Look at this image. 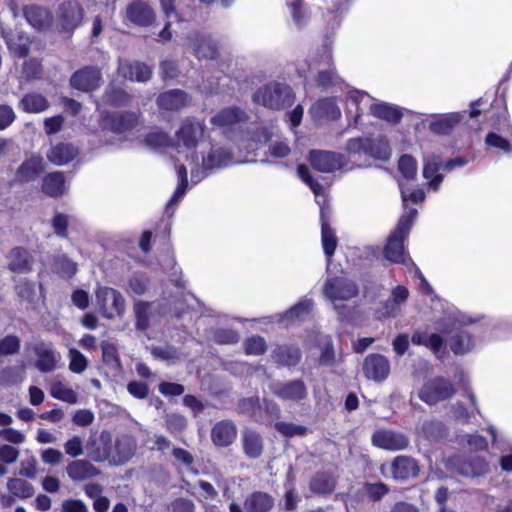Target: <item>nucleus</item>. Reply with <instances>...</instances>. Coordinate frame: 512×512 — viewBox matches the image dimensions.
<instances>
[{
  "label": "nucleus",
  "instance_id": "41",
  "mask_svg": "<svg viewBox=\"0 0 512 512\" xmlns=\"http://www.w3.org/2000/svg\"><path fill=\"white\" fill-rule=\"evenodd\" d=\"M312 307V300L305 299L299 301L283 314L282 321L286 324H289L303 320L311 312Z\"/></svg>",
  "mask_w": 512,
  "mask_h": 512
},
{
  "label": "nucleus",
  "instance_id": "30",
  "mask_svg": "<svg viewBox=\"0 0 512 512\" xmlns=\"http://www.w3.org/2000/svg\"><path fill=\"white\" fill-rule=\"evenodd\" d=\"M241 444L244 454L251 459L263 454L264 442L262 435L253 429H245L241 434Z\"/></svg>",
  "mask_w": 512,
  "mask_h": 512
},
{
  "label": "nucleus",
  "instance_id": "26",
  "mask_svg": "<svg viewBox=\"0 0 512 512\" xmlns=\"http://www.w3.org/2000/svg\"><path fill=\"white\" fill-rule=\"evenodd\" d=\"M310 112L317 121H334L341 117V111L332 97L317 100L312 105Z\"/></svg>",
  "mask_w": 512,
  "mask_h": 512
},
{
  "label": "nucleus",
  "instance_id": "6",
  "mask_svg": "<svg viewBox=\"0 0 512 512\" xmlns=\"http://www.w3.org/2000/svg\"><path fill=\"white\" fill-rule=\"evenodd\" d=\"M96 299L104 317L112 319L121 317L125 312V299L122 294L111 287H103L96 293Z\"/></svg>",
  "mask_w": 512,
  "mask_h": 512
},
{
  "label": "nucleus",
  "instance_id": "35",
  "mask_svg": "<svg viewBox=\"0 0 512 512\" xmlns=\"http://www.w3.org/2000/svg\"><path fill=\"white\" fill-rule=\"evenodd\" d=\"M370 113L374 117L393 125L400 123L403 118V113L399 107L385 102L372 104Z\"/></svg>",
  "mask_w": 512,
  "mask_h": 512
},
{
  "label": "nucleus",
  "instance_id": "27",
  "mask_svg": "<svg viewBox=\"0 0 512 512\" xmlns=\"http://www.w3.org/2000/svg\"><path fill=\"white\" fill-rule=\"evenodd\" d=\"M321 57L327 65V68L318 72L316 76V83L319 87L329 88L335 85L338 79L336 68L333 63L332 50L330 45H322Z\"/></svg>",
  "mask_w": 512,
  "mask_h": 512
},
{
  "label": "nucleus",
  "instance_id": "7",
  "mask_svg": "<svg viewBox=\"0 0 512 512\" xmlns=\"http://www.w3.org/2000/svg\"><path fill=\"white\" fill-rule=\"evenodd\" d=\"M332 209L328 200H323L320 204V223H321V242L323 252L328 260L334 256L338 238L334 229L331 227Z\"/></svg>",
  "mask_w": 512,
  "mask_h": 512
},
{
  "label": "nucleus",
  "instance_id": "2",
  "mask_svg": "<svg viewBox=\"0 0 512 512\" xmlns=\"http://www.w3.org/2000/svg\"><path fill=\"white\" fill-rule=\"evenodd\" d=\"M253 101L271 110H283L294 104L295 94L288 84L273 81L257 89Z\"/></svg>",
  "mask_w": 512,
  "mask_h": 512
},
{
  "label": "nucleus",
  "instance_id": "36",
  "mask_svg": "<svg viewBox=\"0 0 512 512\" xmlns=\"http://www.w3.org/2000/svg\"><path fill=\"white\" fill-rule=\"evenodd\" d=\"M42 192L49 197H60L65 192V177L63 172H50L42 180Z\"/></svg>",
  "mask_w": 512,
  "mask_h": 512
},
{
  "label": "nucleus",
  "instance_id": "61",
  "mask_svg": "<svg viewBox=\"0 0 512 512\" xmlns=\"http://www.w3.org/2000/svg\"><path fill=\"white\" fill-rule=\"evenodd\" d=\"M370 143L369 137L350 138L346 143V150L350 154L365 155Z\"/></svg>",
  "mask_w": 512,
  "mask_h": 512
},
{
  "label": "nucleus",
  "instance_id": "46",
  "mask_svg": "<svg viewBox=\"0 0 512 512\" xmlns=\"http://www.w3.org/2000/svg\"><path fill=\"white\" fill-rule=\"evenodd\" d=\"M6 45L10 53L19 58H25L30 52V46L27 40L22 36L6 37Z\"/></svg>",
  "mask_w": 512,
  "mask_h": 512
},
{
  "label": "nucleus",
  "instance_id": "18",
  "mask_svg": "<svg viewBox=\"0 0 512 512\" xmlns=\"http://www.w3.org/2000/svg\"><path fill=\"white\" fill-rule=\"evenodd\" d=\"M341 156L338 153L323 151V150H311L309 152V162L313 169L322 173H332L340 168Z\"/></svg>",
  "mask_w": 512,
  "mask_h": 512
},
{
  "label": "nucleus",
  "instance_id": "20",
  "mask_svg": "<svg viewBox=\"0 0 512 512\" xmlns=\"http://www.w3.org/2000/svg\"><path fill=\"white\" fill-rule=\"evenodd\" d=\"M237 438V428L232 420L218 421L211 429V440L217 447H228Z\"/></svg>",
  "mask_w": 512,
  "mask_h": 512
},
{
  "label": "nucleus",
  "instance_id": "34",
  "mask_svg": "<svg viewBox=\"0 0 512 512\" xmlns=\"http://www.w3.org/2000/svg\"><path fill=\"white\" fill-rule=\"evenodd\" d=\"M442 168L440 156L431 155L427 157L423 165V177L429 181V186L433 190H438L443 181V175L439 173Z\"/></svg>",
  "mask_w": 512,
  "mask_h": 512
},
{
  "label": "nucleus",
  "instance_id": "11",
  "mask_svg": "<svg viewBox=\"0 0 512 512\" xmlns=\"http://www.w3.org/2000/svg\"><path fill=\"white\" fill-rule=\"evenodd\" d=\"M362 371L366 379L378 383L383 382L390 375V361L380 353L368 354L363 360Z\"/></svg>",
  "mask_w": 512,
  "mask_h": 512
},
{
  "label": "nucleus",
  "instance_id": "16",
  "mask_svg": "<svg viewBox=\"0 0 512 512\" xmlns=\"http://www.w3.org/2000/svg\"><path fill=\"white\" fill-rule=\"evenodd\" d=\"M448 344L455 355H463L471 351L475 345L474 336L463 326H453L449 331Z\"/></svg>",
  "mask_w": 512,
  "mask_h": 512
},
{
  "label": "nucleus",
  "instance_id": "32",
  "mask_svg": "<svg viewBox=\"0 0 512 512\" xmlns=\"http://www.w3.org/2000/svg\"><path fill=\"white\" fill-rule=\"evenodd\" d=\"M66 472L72 481H83L101 474L96 466L85 459L71 461L66 467Z\"/></svg>",
  "mask_w": 512,
  "mask_h": 512
},
{
  "label": "nucleus",
  "instance_id": "3",
  "mask_svg": "<svg viewBox=\"0 0 512 512\" xmlns=\"http://www.w3.org/2000/svg\"><path fill=\"white\" fill-rule=\"evenodd\" d=\"M83 18L84 8L77 0L63 1L56 10L57 31L71 37L81 26Z\"/></svg>",
  "mask_w": 512,
  "mask_h": 512
},
{
  "label": "nucleus",
  "instance_id": "28",
  "mask_svg": "<svg viewBox=\"0 0 512 512\" xmlns=\"http://www.w3.org/2000/svg\"><path fill=\"white\" fill-rule=\"evenodd\" d=\"M275 506V499L264 491H253L243 502L246 512H271Z\"/></svg>",
  "mask_w": 512,
  "mask_h": 512
},
{
  "label": "nucleus",
  "instance_id": "63",
  "mask_svg": "<svg viewBox=\"0 0 512 512\" xmlns=\"http://www.w3.org/2000/svg\"><path fill=\"white\" fill-rule=\"evenodd\" d=\"M129 291L134 295H143L148 289V280L142 276L134 275L128 280Z\"/></svg>",
  "mask_w": 512,
  "mask_h": 512
},
{
  "label": "nucleus",
  "instance_id": "23",
  "mask_svg": "<svg viewBox=\"0 0 512 512\" xmlns=\"http://www.w3.org/2000/svg\"><path fill=\"white\" fill-rule=\"evenodd\" d=\"M463 120L460 112L433 115L429 121L430 132L437 135H449L454 128Z\"/></svg>",
  "mask_w": 512,
  "mask_h": 512
},
{
  "label": "nucleus",
  "instance_id": "13",
  "mask_svg": "<svg viewBox=\"0 0 512 512\" xmlns=\"http://www.w3.org/2000/svg\"><path fill=\"white\" fill-rule=\"evenodd\" d=\"M126 18L138 27H150L156 21V13L148 2L133 0L126 7Z\"/></svg>",
  "mask_w": 512,
  "mask_h": 512
},
{
  "label": "nucleus",
  "instance_id": "38",
  "mask_svg": "<svg viewBox=\"0 0 512 512\" xmlns=\"http://www.w3.org/2000/svg\"><path fill=\"white\" fill-rule=\"evenodd\" d=\"M49 107V102L45 96L39 93L31 92L23 95L19 102V108L30 114H37L45 111Z\"/></svg>",
  "mask_w": 512,
  "mask_h": 512
},
{
  "label": "nucleus",
  "instance_id": "29",
  "mask_svg": "<svg viewBox=\"0 0 512 512\" xmlns=\"http://www.w3.org/2000/svg\"><path fill=\"white\" fill-rule=\"evenodd\" d=\"M247 114L238 107H226L218 111L210 120L213 126L231 128L247 120Z\"/></svg>",
  "mask_w": 512,
  "mask_h": 512
},
{
  "label": "nucleus",
  "instance_id": "47",
  "mask_svg": "<svg viewBox=\"0 0 512 512\" xmlns=\"http://www.w3.org/2000/svg\"><path fill=\"white\" fill-rule=\"evenodd\" d=\"M275 430L282 436L292 438L295 436H305L308 433V428L303 425H297L292 422L278 421L274 425Z\"/></svg>",
  "mask_w": 512,
  "mask_h": 512
},
{
  "label": "nucleus",
  "instance_id": "17",
  "mask_svg": "<svg viewBox=\"0 0 512 512\" xmlns=\"http://www.w3.org/2000/svg\"><path fill=\"white\" fill-rule=\"evenodd\" d=\"M45 169L43 158L39 155H31L25 159L15 172V181L25 184L36 180Z\"/></svg>",
  "mask_w": 512,
  "mask_h": 512
},
{
  "label": "nucleus",
  "instance_id": "42",
  "mask_svg": "<svg viewBox=\"0 0 512 512\" xmlns=\"http://www.w3.org/2000/svg\"><path fill=\"white\" fill-rule=\"evenodd\" d=\"M7 488L13 496L21 499L30 498L34 494L33 485L21 478H10L7 482Z\"/></svg>",
  "mask_w": 512,
  "mask_h": 512
},
{
  "label": "nucleus",
  "instance_id": "15",
  "mask_svg": "<svg viewBox=\"0 0 512 512\" xmlns=\"http://www.w3.org/2000/svg\"><path fill=\"white\" fill-rule=\"evenodd\" d=\"M7 259V268L12 273L28 274L33 270L34 258L25 247H13L7 255Z\"/></svg>",
  "mask_w": 512,
  "mask_h": 512
},
{
  "label": "nucleus",
  "instance_id": "37",
  "mask_svg": "<svg viewBox=\"0 0 512 512\" xmlns=\"http://www.w3.org/2000/svg\"><path fill=\"white\" fill-rule=\"evenodd\" d=\"M122 73L131 81L146 82L152 76V69L144 62L132 61L122 66Z\"/></svg>",
  "mask_w": 512,
  "mask_h": 512
},
{
  "label": "nucleus",
  "instance_id": "24",
  "mask_svg": "<svg viewBox=\"0 0 512 512\" xmlns=\"http://www.w3.org/2000/svg\"><path fill=\"white\" fill-rule=\"evenodd\" d=\"M23 15L27 22L38 31L47 30L52 25V13L50 12V10L43 8L41 6H24Z\"/></svg>",
  "mask_w": 512,
  "mask_h": 512
},
{
  "label": "nucleus",
  "instance_id": "5",
  "mask_svg": "<svg viewBox=\"0 0 512 512\" xmlns=\"http://www.w3.org/2000/svg\"><path fill=\"white\" fill-rule=\"evenodd\" d=\"M455 393L456 388L452 381L443 376H436L423 383L418 392V397L427 405L432 406L452 398Z\"/></svg>",
  "mask_w": 512,
  "mask_h": 512
},
{
  "label": "nucleus",
  "instance_id": "12",
  "mask_svg": "<svg viewBox=\"0 0 512 512\" xmlns=\"http://www.w3.org/2000/svg\"><path fill=\"white\" fill-rule=\"evenodd\" d=\"M271 392L283 401L301 402L307 398L306 384L302 379L287 382H276L271 385Z\"/></svg>",
  "mask_w": 512,
  "mask_h": 512
},
{
  "label": "nucleus",
  "instance_id": "62",
  "mask_svg": "<svg viewBox=\"0 0 512 512\" xmlns=\"http://www.w3.org/2000/svg\"><path fill=\"white\" fill-rule=\"evenodd\" d=\"M22 72L27 79H38L42 75V65L36 59H29L23 63Z\"/></svg>",
  "mask_w": 512,
  "mask_h": 512
},
{
  "label": "nucleus",
  "instance_id": "43",
  "mask_svg": "<svg viewBox=\"0 0 512 512\" xmlns=\"http://www.w3.org/2000/svg\"><path fill=\"white\" fill-rule=\"evenodd\" d=\"M105 101L112 107L127 106L131 102V95L120 87H110L104 94Z\"/></svg>",
  "mask_w": 512,
  "mask_h": 512
},
{
  "label": "nucleus",
  "instance_id": "53",
  "mask_svg": "<svg viewBox=\"0 0 512 512\" xmlns=\"http://www.w3.org/2000/svg\"><path fill=\"white\" fill-rule=\"evenodd\" d=\"M230 159V154L224 150H215L208 153L203 159V166L205 169L218 168L226 164Z\"/></svg>",
  "mask_w": 512,
  "mask_h": 512
},
{
  "label": "nucleus",
  "instance_id": "56",
  "mask_svg": "<svg viewBox=\"0 0 512 512\" xmlns=\"http://www.w3.org/2000/svg\"><path fill=\"white\" fill-rule=\"evenodd\" d=\"M370 144L366 148V156L375 159H387L390 155L389 146L387 143L370 138Z\"/></svg>",
  "mask_w": 512,
  "mask_h": 512
},
{
  "label": "nucleus",
  "instance_id": "4",
  "mask_svg": "<svg viewBox=\"0 0 512 512\" xmlns=\"http://www.w3.org/2000/svg\"><path fill=\"white\" fill-rule=\"evenodd\" d=\"M140 122V111H106L101 115L102 128L118 135L133 131Z\"/></svg>",
  "mask_w": 512,
  "mask_h": 512
},
{
  "label": "nucleus",
  "instance_id": "9",
  "mask_svg": "<svg viewBox=\"0 0 512 512\" xmlns=\"http://www.w3.org/2000/svg\"><path fill=\"white\" fill-rule=\"evenodd\" d=\"M372 445L387 451L405 450L409 444V437L403 432L391 429H378L371 436Z\"/></svg>",
  "mask_w": 512,
  "mask_h": 512
},
{
  "label": "nucleus",
  "instance_id": "59",
  "mask_svg": "<svg viewBox=\"0 0 512 512\" xmlns=\"http://www.w3.org/2000/svg\"><path fill=\"white\" fill-rule=\"evenodd\" d=\"M54 233L60 238H68L69 217L68 215L56 212L51 220Z\"/></svg>",
  "mask_w": 512,
  "mask_h": 512
},
{
  "label": "nucleus",
  "instance_id": "58",
  "mask_svg": "<svg viewBox=\"0 0 512 512\" xmlns=\"http://www.w3.org/2000/svg\"><path fill=\"white\" fill-rule=\"evenodd\" d=\"M69 370L73 373L80 374L86 370L88 366L87 358L77 349L69 350Z\"/></svg>",
  "mask_w": 512,
  "mask_h": 512
},
{
  "label": "nucleus",
  "instance_id": "33",
  "mask_svg": "<svg viewBox=\"0 0 512 512\" xmlns=\"http://www.w3.org/2000/svg\"><path fill=\"white\" fill-rule=\"evenodd\" d=\"M273 360L279 366H296L300 363L302 353L295 345H278L272 352Z\"/></svg>",
  "mask_w": 512,
  "mask_h": 512
},
{
  "label": "nucleus",
  "instance_id": "19",
  "mask_svg": "<svg viewBox=\"0 0 512 512\" xmlns=\"http://www.w3.org/2000/svg\"><path fill=\"white\" fill-rule=\"evenodd\" d=\"M191 101L190 96L183 90L172 89L165 91L156 99L157 106L161 110L179 111L188 106Z\"/></svg>",
  "mask_w": 512,
  "mask_h": 512
},
{
  "label": "nucleus",
  "instance_id": "21",
  "mask_svg": "<svg viewBox=\"0 0 512 512\" xmlns=\"http://www.w3.org/2000/svg\"><path fill=\"white\" fill-rule=\"evenodd\" d=\"M190 42L198 59L213 60L219 55L218 45L209 35L195 33L191 36Z\"/></svg>",
  "mask_w": 512,
  "mask_h": 512
},
{
  "label": "nucleus",
  "instance_id": "44",
  "mask_svg": "<svg viewBox=\"0 0 512 512\" xmlns=\"http://www.w3.org/2000/svg\"><path fill=\"white\" fill-rule=\"evenodd\" d=\"M36 367L43 373L51 372L56 368V357L51 349L37 348L36 349Z\"/></svg>",
  "mask_w": 512,
  "mask_h": 512
},
{
  "label": "nucleus",
  "instance_id": "50",
  "mask_svg": "<svg viewBox=\"0 0 512 512\" xmlns=\"http://www.w3.org/2000/svg\"><path fill=\"white\" fill-rule=\"evenodd\" d=\"M398 170L407 180H413L417 174L416 159L409 154H403L398 160Z\"/></svg>",
  "mask_w": 512,
  "mask_h": 512
},
{
  "label": "nucleus",
  "instance_id": "45",
  "mask_svg": "<svg viewBox=\"0 0 512 512\" xmlns=\"http://www.w3.org/2000/svg\"><path fill=\"white\" fill-rule=\"evenodd\" d=\"M362 489L371 502H380L389 492L390 487L384 482H365Z\"/></svg>",
  "mask_w": 512,
  "mask_h": 512
},
{
  "label": "nucleus",
  "instance_id": "31",
  "mask_svg": "<svg viewBox=\"0 0 512 512\" xmlns=\"http://www.w3.org/2000/svg\"><path fill=\"white\" fill-rule=\"evenodd\" d=\"M78 153V148L73 144L59 142L50 148L47 158L52 164L62 166L73 161Z\"/></svg>",
  "mask_w": 512,
  "mask_h": 512
},
{
  "label": "nucleus",
  "instance_id": "55",
  "mask_svg": "<svg viewBox=\"0 0 512 512\" xmlns=\"http://www.w3.org/2000/svg\"><path fill=\"white\" fill-rule=\"evenodd\" d=\"M17 296L28 303H32L35 298V283L33 281L24 279L19 281L15 287Z\"/></svg>",
  "mask_w": 512,
  "mask_h": 512
},
{
  "label": "nucleus",
  "instance_id": "54",
  "mask_svg": "<svg viewBox=\"0 0 512 512\" xmlns=\"http://www.w3.org/2000/svg\"><path fill=\"white\" fill-rule=\"evenodd\" d=\"M144 142L149 147L164 148L170 146V137L166 132L157 130L147 133Z\"/></svg>",
  "mask_w": 512,
  "mask_h": 512
},
{
  "label": "nucleus",
  "instance_id": "57",
  "mask_svg": "<svg viewBox=\"0 0 512 512\" xmlns=\"http://www.w3.org/2000/svg\"><path fill=\"white\" fill-rule=\"evenodd\" d=\"M485 144L488 147L498 149L504 153H510L512 151V143L496 132H489L485 136Z\"/></svg>",
  "mask_w": 512,
  "mask_h": 512
},
{
  "label": "nucleus",
  "instance_id": "10",
  "mask_svg": "<svg viewBox=\"0 0 512 512\" xmlns=\"http://www.w3.org/2000/svg\"><path fill=\"white\" fill-rule=\"evenodd\" d=\"M102 72L97 66H84L76 70L70 78L72 88L81 92H93L100 87Z\"/></svg>",
  "mask_w": 512,
  "mask_h": 512
},
{
  "label": "nucleus",
  "instance_id": "25",
  "mask_svg": "<svg viewBox=\"0 0 512 512\" xmlns=\"http://www.w3.org/2000/svg\"><path fill=\"white\" fill-rule=\"evenodd\" d=\"M337 477L329 471L316 472L309 481L310 491L318 496L332 494L337 486Z\"/></svg>",
  "mask_w": 512,
  "mask_h": 512
},
{
  "label": "nucleus",
  "instance_id": "39",
  "mask_svg": "<svg viewBox=\"0 0 512 512\" xmlns=\"http://www.w3.org/2000/svg\"><path fill=\"white\" fill-rule=\"evenodd\" d=\"M152 303L143 300L134 302L135 328L138 331H146L150 326V314Z\"/></svg>",
  "mask_w": 512,
  "mask_h": 512
},
{
  "label": "nucleus",
  "instance_id": "22",
  "mask_svg": "<svg viewBox=\"0 0 512 512\" xmlns=\"http://www.w3.org/2000/svg\"><path fill=\"white\" fill-rule=\"evenodd\" d=\"M419 471L418 462L410 456L399 455L391 463L392 477L395 480L416 478L419 475Z\"/></svg>",
  "mask_w": 512,
  "mask_h": 512
},
{
  "label": "nucleus",
  "instance_id": "51",
  "mask_svg": "<svg viewBox=\"0 0 512 512\" xmlns=\"http://www.w3.org/2000/svg\"><path fill=\"white\" fill-rule=\"evenodd\" d=\"M50 394L53 398L69 404H75L78 401L76 392L73 389L64 386L60 382L51 387Z\"/></svg>",
  "mask_w": 512,
  "mask_h": 512
},
{
  "label": "nucleus",
  "instance_id": "60",
  "mask_svg": "<svg viewBox=\"0 0 512 512\" xmlns=\"http://www.w3.org/2000/svg\"><path fill=\"white\" fill-rule=\"evenodd\" d=\"M20 339L15 335H7L0 339V355H13L20 351Z\"/></svg>",
  "mask_w": 512,
  "mask_h": 512
},
{
  "label": "nucleus",
  "instance_id": "40",
  "mask_svg": "<svg viewBox=\"0 0 512 512\" xmlns=\"http://www.w3.org/2000/svg\"><path fill=\"white\" fill-rule=\"evenodd\" d=\"M114 448L118 461L124 463L130 460L135 454L136 443L132 437L121 435L116 438Z\"/></svg>",
  "mask_w": 512,
  "mask_h": 512
},
{
  "label": "nucleus",
  "instance_id": "48",
  "mask_svg": "<svg viewBox=\"0 0 512 512\" xmlns=\"http://www.w3.org/2000/svg\"><path fill=\"white\" fill-rule=\"evenodd\" d=\"M243 350L246 355L260 356L267 351V343L259 335L251 336L244 340Z\"/></svg>",
  "mask_w": 512,
  "mask_h": 512
},
{
  "label": "nucleus",
  "instance_id": "8",
  "mask_svg": "<svg viewBox=\"0 0 512 512\" xmlns=\"http://www.w3.org/2000/svg\"><path fill=\"white\" fill-rule=\"evenodd\" d=\"M323 292L332 301H347L359 294V288L353 280L335 276L326 280Z\"/></svg>",
  "mask_w": 512,
  "mask_h": 512
},
{
  "label": "nucleus",
  "instance_id": "64",
  "mask_svg": "<svg viewBox=\"0 0 512 512\" xmlns=\"http://www.w3.org/2000/svg\"><path fill=\"white\" fill-rule=\"evenodd\" d=\"M161 77L163 80L175 79L179 75V68L173 60H163L160 63Z\"/></svg>",
  "mask_w": 512,
  "mask_h": 512
},
{
  "label": "nucleus",
  "instance_id": "49",
  "mask_svg": "<svg viewBox=\"0 0 512 512\" xmlns=\"http://www.w3.org/2000/svg\"><path fill=\"white\" fill-rule=\"evenodd\" d=\"M164 427L171 435L181 434L187 428V419L176 413L166 414Z\"/></svg>",
  "mask_w": 512,
  "mask_h": 512
},
{
  "label": "nucleus",
  "instance_id": "14",
  "mask_svg": "<svg viewBox=\"0 0 512 512\" xmlns=\"http://www.w3.org/2000/svg\"><path fill=\"white\" fill-rule=\"evenodd\" d=\"M203 134V124L194 118H186L181 122L179 130L176 132V138L186 149L190 150L197 147L199 139Z\"/></svg>",
  "mask_w": 512,
  "mask_h": 512
},
{
  "label": "nucleus",
  "instance_id": "52",
  "mask_svg": "<svg viewBox=\"0 0 512 512\" xmlns=\"http://www.w3.org/2000/svg\"><path fill=\"white\" fill-rule=\"evenodd\" d=\"M238 410L240 413L257 420L256 417L261 411L259 397H248L241 399L238 402Z\"/></svg>",
  "mask_w": 512,
  "mask_h": 512
},
{
  "label": "nucleus",
  "instance_id": "1",
  "mask_svg": "<svg viewBox=\"0 0 512 512\" xmlns=\"http://www.w3.org/2000/svg\"><path fill=\"white\" fill-rule=\"evenodd\" d=\"M417 213V210L412 208L402 215L395 229L389 235L387 243L384 246L383 254L391 263L406 264L408 260L412 261L408 252L405 250L404 242L409 236Z\"/></svg>",
  "mask_w": 512,
  "mask_h": 512
}]
</instances>
